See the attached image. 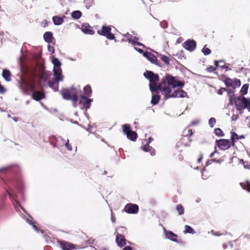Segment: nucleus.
Here are the masks:
<instances>
[{
  "instance_id": "obj_44",
  "label": "nucleus",
  "mask_w": 250,
  "mask_h": 250,
  "mask_svg": "<svg viewBox=\"0 0 250 250\" xmlns=\"http://www.w3.org/2000/svg\"><path fill=\"white\" fill-rule=\"evenodd\" d=\"M48 48L49 52H51L52 54L54 53L55 49L53 46L49 45L48 46Z\"/></svg>"
},
{
  "instance_id": "obj_46",
  "label": "nucleus",
  "mask_w": 250,
  "mask_h": 250,
  "mask_svg": "<svg viewBox=\"0 0 250 250\" xmlns=\"http://www.w3.org/2000/svg\"><path fill=\"white\" fill-rule=\"evenodd\" d=\"M111 220L113 223H114L116 220L115 217L113 215V212L112 211H111Z\"/></svg>"
},
{
  "instance_id": "obj_2",
  "label": "nucleus",
  "mask_w": 250,
  "mask_h": 250,
  "mask_svg": "<svg viewBox=\"0 0 250 250\" xmlns=\"http://www.w3.org/2000/svg\"><path fill=\"white\" fill-rule=\"evenodd\" d=\"M223 60L215 61V66L210 65L207 68L208 72H214L219 77L221 78H229L228 72L231 71V69L227 66L219 65V63H224Z\"/></svg>"
},
{
  "instance_id": "obj_63",
  "label": "nucleus",
  "mask_w": 250,
  "mask_h": 250,
  "mask_svg": "<svg viewBox=\"0 0 250 250\" xmlns=\"http://www.w3.org/2000/svg\"><path fill=\"white\" fill-rule=\"evenodd\" d=\"M217 162L218 163H221V161H220L219 160H218Z\"/></svg>"
},
{
  "instance_id": "obj_37",
  "label": "nucleus",
  "mask_w": 250,
  "mask_h": 250,
  "mask_svg": "<svg viewBox=\"0 0 250 250\" xmlns=\"http://www.w3.org/2000/svg\"><path fill=\"white\" fill-rule=\"evenodd\" d=\"M202 51L205 55H208L210 54L211 52V50L208 48L206 46H205L203 47Z\"/></svg>"
},
{
  "instance_id": "obj_4",
  "label": "nucleus",
  "mask_w": 250,
  "mask_h": 250,
  "mask_svg": "<svg viewBox=\"0 0 250 250\" xmlns=\"http://www.w3.org/2000/svg\"><path fill=\"white\" fill-rule=\"evenodd\" d=\"M34 79H20L19 82L20 88L25 93L33 92L36 88L40 87V83L34 81Z\"/></svg>"
},
{
  "instance_id": "obj_58",
  "label": "nucleus",
  "mask_w": 250,
  "mask_h": 250,
  "mask_svg": "<svg viewBox=\"0 0 250 250\" xmlns=\"http://www.w3.org/2000/svg\"><path fill=\"white\" fill-rule=\"evenodd\" d=\"M100 250H108L105 248L102 247V248H101Z\"/></svg>"
},
{
  "instance_id": "obj_20",
  "label": "nucleus",
  "mask_w": 250,
  "mask_h": 250,
  "mask_svg": "<svg viewBox=\"0 0 250 250\" xmlns=\"http://www.w3.org/2000/svg\"><path fill=\"white\" fill-rule=\"evenodd\" d=\"M32 97L36 101H40L44 98V94L40 91H34L32 94Z\"/></svg>"
},
{
  "instance_id": "obj_19",
  "label": "nucleus",
  "mask_w": 250,
  "mask_h": 250,
  "mask_svg": "<svg viewBox=\"0 0 250 250\" xmlns=\"http://www.w3.org/2000/svg\"><path fill=\"white\" fill-rule=\"evenodd\" d=\"M144 56L152 62H154L157 61L156 56L151 53L145 52L144 53Z\"/></svg>"
},
{
  "instance_id": "obj_10",
  "label": "nucleus",
  "mask_w": 250,
  "mask_h": 250,
  "mask_svg": "<svg viewBox=\"0 0 250 250\" xmlns=\"http://www.w3.org/2000/svg\"><path fill=\"white\" fill-rule=\"evenodd\" d=\"M183 46L189 51H193L196 46V42L194 40H188L183 44Z\"/></svg>"
},
{
  "instance_id": "obj_34",
  "label": "nucleus",
  "mask_w": 250,
  "mask_h": 250,
  "mask_svg": "<svg viewBox=\"0 0 250 250\" xmlns=\"http://www.w3.org/2000/svg\"><path fill=\"white\" fill-rule=\"evenodd\" d=\"M161 60L163 61L166 64H169V59L168 57L165 55H161L160 56Z\"/></svg>"
},
{
  "instance_id": "obj_32",
  "label": "nucleus",
  "mask_w": 250,
  "mask_h": 250,
  "mask_svg": "<svg viewBox=\"0 0 250 250\" xmlns=\"http://www.w3.org/2000/svg\"><path fill=\"white\" fill-rule=\"evenodd\" d=\"M240 185L243 189H245L250 192V183L247 181L245 183H240Z\"/></svg>"
},
{
  "instance_id": "obj_42",
  "label": "nucleus",
  "mask_w": 250,
  "mask_h": 250,
  "mask_svg": "<svg viewBox=\"0 0 250 250\" xmlns=\"http://www.w3.org/2000/svg\"><path fill=\"white\" fill-rule=\"evenodd\" d=\"M243 164L244 167L245 168H247V169H250V164H249L248 162H243Z\"/></svg>"
},
{
  "instance_id": "obj_22",
  "label": "nucleus",
  "mask_w": 250,
  "mask_h": 250,
  "mask_svg": "<svg viewBox=\"0 0 250 250\" xmlns=\"http://www.w3.org/2000/svg\"><path fill=\"white\" fill-rule=\"evenodd\" d=\"M60 246L63 250H71L73 248L72 244L66 242H61Z\"/></svg>"
},
{
  "instance_id": "obj_1",
  "label": "nucleus",
  "mask_w": 250,
  "mask_h": 250,
  "mask_svg": "<svg viewBox=\"0 0 250 250\" xmlns=\"http://www.w3.org/2000/svg\"><path fill=\"white\" fill-rule=\"evenodd\" d=\"M149 88L152 92H155L158 89L161 91L163 95L167 98H184L187 96V93L184 90H176L171 93V87H182L184 85L183 82L178 81L177 79H163L160 84L158 85L159 79H149Z\"/></svg>"
},
{
  "instance_id": "obj_43",
  "label": "nucleus",
  "mask_w": 250,
  "mask_h": 250,
  "mask_svg": "<svg viewBox=\"0 0 250 250\" xmlns=\"http://www.w3.org/2000/svg\"><path fill=\"white\" fill-rule=\"evenodd\" d=\"M226 90V88H221L220 89H219L217 91V93L219 95H222L223 94V92Z\"/></svg>"
},
{
  "instance_id": "obj_41",
  "label": "nucleus",
  "mask_w": 250,
  "mask_h": 250,
  "mask_svg": "<svg viewBox=\"0 0 250 250\" xmlns=\"http://www.w3.org/2000/svg\"><path fill=\"white\" fill-rule=\"evenodd\" d=\"M216 123V119L214 118H211L208 121V124L210 127L212 128Z\"/></svg>"
},
{
  "instance_id": "obj_8",
  "label": "nucleus",
  "mask_w": 250,
  "mask_h": 250,
  "mask_svg": "<svg viewBox=\"0 0 250 250\" xmlns=\"http://www.w3.org/2000/svg\"><path fill=\"white\" fill-rule=\"evenodd\" d=\"M110 26H103L101 29L98 30V33L102 36L106 37L108 39L112 40L115 38L114 35L111 32Z\"/></svg>"
},
{
  "instance_id": "obj_30",
  "label": "nucleus",
  "mask_w": 250,
  "mask_h": 250,
  "mask_svg": "<svg viewBox=\"0 0 250 250\" xmlns=\"http://www.w3.org/2000/svg\"><path fill=\"white\" fill-rule=\"evenodd\" d=\"M71 15L73 19L77 20L80 19L82 16V13L80 11L76 10L72 13Z\"/></svg>"
},
{
  "instance_id": "obj_50",
  "label": "nucleus",
  "mask_w": 250,
  "mask_h": 250,
  "mask_svg": "<svg viewBox=\"0 0 250 250\" xmlns=\"http://www.w3.org/2000/svg\"><path fill=\"white\" fill-rule=\"evenodd\" d=\"M199 123V120H197V121H192L191 123V124L192 125H195L198 124Z\"/></svg>"
},
{
  "instance_id": "obj_24",
  "label": "nucleus",
  "mask_w": 250,
  "mask_h": 250,
  "mask_svg": "<svg viewBox=\"0 0 250 250\" xmlns=\"http://www.w3.org/2000/svg\"><path fill=\"white\" fill-rule=\"evenodd\" d=\"M238 100L242 101L245 107H248L250 105V99L249 98H246L243 96H239L238 98Z\"/></svg>"
},
{
  "instance_id": "obj_55",
  "label": "nucleus",
  "mask_w": 250,
  "mask_h": 250,
  "mask_svg": "<svg viewBox=\"0 0 250 250\" xmlns=\"http://www.w3.org/2000/svg\"><path fill=\"white\" fill-rule=\"evenodd\" d=\"M9 194L10 196L12 198L15 199V197H16V195H12V194H11L10 193H9Z\"/></svg>"
},
{
  "instance_id": "obj_40",
  "label": "nucleus",
  "mask_w": 250,
  "mask_h": 250,
  "mask_svg": "<svg viewBox=\"0 0 250 250\" xmlns=\"http://www.w3.org/2000/svg\"><path fill=\"white\" fill-rule=\"evenodd\" d=\"M52 63L54 64V67H56V66H61L60 62L56 58H54L52 59Z\"/></svg>"
},
{
  "instance_id": "obj_47",
  "label": "nucleus",
  "mask_w": 250,
  "mask_h": 250,
  "mask_svg": "<svg viewBox=\"0 0 250 250\" xmlns=\"http://www.w3.org/2000/svg\"><path fill=\"white\" fill-rule=\"evenodd\" d=\"M164 78H166V79H167V78H176V77H172V76L169 75V74H167L165 77Z\"/></svg>"
},
{
  "instance_id": "obj_16",
  "label": "nucleus",
  "mask_w": 250,
  "mask_h": 250,
  "mask_svg": "<svg viewBox=\"0 0 250 250\" xmlns=\"http://www.w3.org/2000/svg\"><path fill=\"white\" fill-rule=\"evenodd\" d=\"M53 71L55 78H62V75L61 66L54 67Z\"/></svg>"
},
{
  "instance_id": "obj_5",
  "label": "nucleus",
  "mask_w": 250,
  "mask_h": 250,
  "mask_svg": "<svg viewBox=\"0 0 250 250\" xmlns=\"http://www.w3.org/2000/svg\"><path fill=\"white\" fill-rule=\"evenodd\" d=\"M61 94L63 99L71 100L74 106L78 101L77 90L76 88L72 87L69 89H65L61 91Z\"/></svg>"
},
{
  "instance_id": "obj_62",
  "label": "nucleus",
  "mask_w": 250,
  "mask_h": 250,
  "mask_svg": "<svg viewBox=\"0 0 250 250\" xmlns=\"http://www.w3.org/2000/svg\"><path fill=\"white\" fill-rule=\"evenodd\" d=\"M7 81L9 82L11 80V79H5Z\"/></svg>"
},
{
  "instance_id": "obj_13",
  "label": "nucleus",
  "mask_w": 250,
  "mask_h": 250,
  "mask_svg": "<svg viewBox=\"0 0 250 250\" xmlns=\"http://www.w3.org/2000/svg\"><path fill=\"white\" fill-rule=\"evenodd\" d=\"M82 31L85 34L93 35L95 31L92 27L89 25L88 23H83L82 25Z\"/></svg>"
},
{
  "instance_id": "obj_7",
  "label": "nucleus",
  "mask_w": 250,
  "mask_h": 250,
  "mask_svg": "<svg viewBox=\"0 0 250 250\" xmlns=\"http://www.w3.org/2000/svg\"><path fill=\"white\" fill-rule=\"evenodd\" d=\"M123 131L126 135L127 138L132 141H135L137 138V134L131 130L130 125L125 124L123 125Z\"/></svg>"
},
{
  "instance_id": "obj_56",
  "label": "nucleus",
  "mask_w": 250,
  "mask_h": 250,
  "mask_svg": "<svg viewBox=\"0 0 250 250\" xmlns=\"http://www.w3.org/2000/svg\"><path fill=\"white\" fill-rule=\"evenodd\" d=\"M215 153V151H214V152H213L211 153L210 154V158H212V157L214 156Z\"/></svg>"
},
{
  "instance_id": "obj_39",
  "label": "nucleus",
  "mask_w": 250,
  "mask_h": 250,
  "mask_svg": "<svg viewBox=\"0 0 250 250\" xmlns=\"http://www.w3.org/2000/svg\"><path fill=\"white\" fill-rule=\"evenodd\" d=\"M177 210L179 212V215H182L184 212V208L181 205H178L176 207Z\"/></svg>"
},
{
  "instance_id": "obj_27",
  "label": "nucleus",
  "mask_w": 250,
  "mask_h": 250,
  "mask_svg": "<svg viewBox=\"0 0 250 250\" xmlns=\"http://www.w3.org/2000/svg\"><path fill=\"white\" fill-rule=\"evenodd\" d=\"M53 21L55 25H60L63 22V20L62 18L58 16H54L53 17Z\"/></svg>"
},
{
  "instance_id": "obj_57",
  "label": "nucleus",
  "mask_w": 250,
  "mask_h": 250,
  "mask_svg": "<svg viewBox=\"0 0 250 250\" xmlns=\"http://www.w3.org/2000/svg\"><path fill=\"white\" fill-rule=\"evenodd\" d=\"M188 132L189 133V135L190 136H191L192 135V134H193L192 130H188Z\"/></svg>"
},
{
  "instance_id": "obj_9",
  "label": "nucleus",
  "mask_w": 250,
  "mask_h": 250,
  "mask_svg": "<svg viewBox=\"0 0 250 250\" xmlns=\"http://www.w3.org/2000/svg\"><path fill=\"white\" fill-rule=\"evenodd\" d=\"M216 143L218 147L222 150H226L229 148L231 144H232L229 140L227 139H220L216 140Z\"/></svg>"
},
{
  "instance_id": "obj_15",
  "label": "nucleus",
  "mask_w": 250,
  "mask_h": 250,
  "mask_svg": "<svg viewBox=\"0 0 250 250\" xmlns=\"http://www.w3.org/2000/svg\"><path fill=\"white\" fill-rule=\"evenodd\" d=\"M124 236L119 233L117 234L116 241L119 246L120 247L124 246L126 244Z\"/></svg>"
},
{
  "instance_id": "obj_35",
  "label": "nucleus",
  "mask_w": 250,
  "mask_h": 250,
  "mask_svg": "<svg viewBox=\"0 0 250 250\" xmlns=\"http://www.w3.org/2000/svg\"><path fill=\"white\" fill-rule=\"evenodd\" d=\"M249 87V84H245L242 86L241 89V92L242 94H246L248 92Z\"/></svg>"
},
{
  "instance_id": "obj_36",
  "label": "nucleus",
  "mask_w": 250,
  "mask_h": 250,
  "mask_svg": "<svg viewBox=\"0 0 250 250\" xmlns=\"http://www.w3.org/2000/svg\"><path fill=\"white\" fill-rule=\"evenodd\" d=\"M184 232L185 233H194V230L190 226L186 225L185 226V230L184 231Z\"/></svg>"
},
{
  "instance_id": "obj_31",
  "label": "nucleus",
  "mask_w": 250,
  "mask_h": 250,
  "mask_svg": "<svg viewBox=\"0 0 250 250\" xmlns=\"http://www.w3.org/2000/svg\"><path fill=\"white\" fill-rule=\"evenodd\" d=\"M2 76L3 78H9L11 76V74L9 70L5 69L2 71Z\"/></svg>"
},
{
  "instance_id": "obj_26",
  "label": "nucleus",
  "mask_w": 250,
  "mask_h": 250,
  "mask_svg": "<svg viewBox=\"0 0 250 250\" xmlns=\"http://www.w3.org/2000/svg\"><path fill=\"white\" fill-rule=\"evenodd\" d=\"M53 38V35L51 32H46L44 33L43 35V38L45 41L48 43H50L52 42V38Z\"/></svg>"
},
{
  "instance_id": "obj_14",
  "label": "nucleus",
  "mask_w": 250,
  "mask_h": 250,
  "mask_svg": "<svg viewBox=\"0 0 250 250\" xmlns=\"http://www.w3.org/2000/svg\"><path fill=\"white\" fill-rule=\"evenodd\" d=\"M63 79H52L48 81L49 86L54 91H57L58 89V85L59 81H62Z\"/></svg>"
},
{
  "instance_id": "obj_23",
  "label": "nucleus",
  "mask_w": 250,
  "mask_h": 250,
  "mask_svg": "<svg viewBox=\"0 0 250 250\" xmlns=\"http://www.w3.org/2000/svg\"><path fill=\"white\" fill-rule=\"evenodd\" d=\"M166 236L167 238L173 241H176V238L177 237V235L173 233L171 231H167L166 232Z\"/></svg>"
},
{
  "instance_id": "obj_29",
  "label": "nucleus",
  "mask_w": 250,
  "mask_h": 250,
  "mask_svg": "<svg viewBox=\"0 0 250 250\" xmlns=\"http://www.w3.org/2000/svg\"><path fill=\"white\" fill-rule=\"evenodd\" d=\"M160 97L158 95H154L152 96L151 103L152 104H157L160 100Z\"/></svg>"
},
{
  "instance_id": "obj_18",
  "label": "nucleus",
  "mask_w": 250,
  "mask_h": 250,
  "mask_svg": "<svg viewBox=\"0 0 250 250\" xmlns=\"http://www.w3.org/2000/svg\"><path fill=\"white\" fill-rule=\"evenodd\" d=\"M60 141L62 142V146L64 145L65 146L66 148L68 150H69V151L72 150V146L68 143V142H69L68 140H67V142H65V140H64V139L61 136H59L57 138V141L59 142Z\"/></svg>"
},
{
  "instance_id": "obj_33",
  "label": "nucleus",
  "mask_w": 250,
  "mask_h": 250,
  "mask_svg": "<svg viewBox=\"0 0 250 250\" xmlns=\"http://www.w3.org/2000/svg\"><path fill=\"white\" fill-rule=\"evenodd\" d=\"M127 41L129 43H131L133 45H138L139 46H144V44H142V43L137 42L134 40L132 39L131 38H128L127 39Z\"/></svg>"
},
{
  "instance_id": "obj_3",
  "label": "nucleus",
  "mask_w": 250,
  "mask_h": 250,
  "mask_svg": "<svg viewBox=\"0 0 250 250\" xmlns=\"http://www.w3.org/2000/svg\"><path fill=\"white\" fill-rule=\"evenodd\" d=\"M26 75L29 77L35 78L38 77V78H48L51 73L48 72L43 68L38 67H29L26 69Z\"/></svg>"
},
{
  "instance_id": "obj_25",
  "label": "nucleus",
  "mask_w": 250,
  "mask_h": 250,
  "mask_svg": "<svg viewBox=\"0 0 250 250\" xmlns=\"http://www.w3.org/2000/svg\"><path fill=\"white\" fill-rule=\"evenodd\" d=\"M142 148L143 150L146 152H149L150 154L151 155H155V150L154 149L149 145L146 144V145H145L144 146L142 147Z\"/></svg>"
},
{
  "instance_id": "obj_48",
  "label": "nucleus",
  "mask_w": 250,
  "mask_h": 250,
  "mask_svg": "<svg viewBox=\"0 0 250 250\" xmlns=\"http://www.w3.org/2000/svg\"><path fill=\"white\" fill-rule=\"evenodd\" d=\"M32 225L33 228L34 229V230L35 231H36L37 232H39V229H38V227L36 225H35L33 223V224H32Z\"/></svg>"
},
{
  "instance_id": "obj_53",
  "label": "nucleus",
  "mask_w": 250,
  "mask_h": 250,
  "mask_svg": "<svg viewBox=\"0 0 250 250\" xmlns=\"http://www.w3.org/2000/svg\"><path fill=\"white\" fill-rule=\"evenodd\" d=\"M12 119L16 122L18 121V118L17 117H12Z\"/></svg>"
},
{
  "instance_id": "obj_51",
  "label": "nucleus",
  "mask_w": 250,
  "mask_h": 250,
  "mask_svg": "<svg viewBox=\"0 0 250 250\" xmlns=\"http://www.w3.org/2000/svg\"><path fill=\"white\" fill-rule=\"evenodd\" d=\"M152 140H153V138H151V137H149L148 138V142H147L146 144L149 145V144L152 141Z\"/></svg>"
},
{
  "instance_id": "obj_59",
  "label": "nucleus",
  "mask_w": 250,
  "mask_h": 250,
  "mask_svg": "<svg viewBox=\"0 0 250 250\" xmlns=\"http://www.w3.org/2000/svg\"><path fill=\"white\" fill-rule=\"evenodd\" d=\"M6 169V168H1L0 169V172L4 170H5Z\"/></svg>"
},
{
  "instance_id": "obj_54",
  "label": "nucleus",
  "mask_w": 250,
  "mask_h": 250,
  "mask_svg": "<svg viewBox=\"0 0 250 250\" xmlns=\"http://www.w3.org/2000/svg\"><path fill=\"white\" fill-rule=\"evenodd\" d=\"M202 159H203V156L202 155H201V156L198 159V162L200 163L202 161Z\"/></svg>"
},
{
  "instance_id": "obj_21",
  "label": "nucleus",
  "mask_w": 250,
  "mask_h": 250,
  "mask_svg": "<svg viewBox=\"0 0 250 250\" xmlns=\"http://www.w3.org/2000/svg\"><path fill=\"white\" fill-rule=\"evenodd\" d=\"M144 76L146 78H159L158 74H154L151 71L146 70L144 73Z\"/></svg>"
},
{
  "instance_id": "obj_12",
  "label": "nucleus",
  "mask_w": 250,
  "mask_h": 250,
  "mask_svg": "<svg viewBox=\"0 0 250 250\" xmlns=\"http://www.w3.org/2000/svg\"><path fill=\"white\" fill-rule=\"evenodd\" d=\"M84 95H82L80 99V104H82L84 108L88 109L91 105L92 99H87Z\"/></svg>"
},
{
  "instance_id": "obj_60",
  "label": "nucleus",
  "mask_w": 250,
  "mask_h": 250,
  "mask_svg": "<svg viewBox=\"0 0 250 250\" xmlns=\"http://www.w3.org/2000/svg\"><path fill=\"white\" fill-rule=\"evenodd\" d=\"M225 62H224V63H219V65H224V66H226L225 65Z\"/></svg>"
},
{
  "instance_id": "obj_28",
  "label": "nucleus",
  "mask_w": 250,
  "mask_h": 250,
  "mask_svg": "<svg viewBox=\"0 0 250 250\" xmlns=\"http://www.w3.org/2000/svg\"><path fill=\"white\" fill-rule=\"evenodd\" d=\"M84 92V96L86 97H89L91 96L92 90L91 87L89 85H86L83 88Z\"/></svg>"
},
{
  "instance_id": "obj_11",
  "label": "nucleus",
  "mask_w": 250,
  "mask_h": 250,
  "mask_svg": "<svg viewBox=\"0 0 250 250\" xmlns=\"http://www.w3.org/2000/svg\"><path fill=\"white\" fill-rule=\"evenodd\" d=\"M124 209L128 213H136L138 212L139 207L136 204H128L125 206Z\"/></svg>"
},
{
  "instance_id": "obj_45",
  "label": "nucleus",
  "mask_w": 250,
  "mask_h": 250,
  "mask_svg": "<svg viewBox=\"0 0 250 250\" xmlns=\"http://www.w3.org/2000/svg\"><path fill=\"white\" fill-rule=\"evenodd\" d=\"M32 219H33L31 217H30V218H26V220L28 223H29L30 225H32L33 223V221H32Z\"/></svg>"
},
{
  "instance_id": "obj_38",
  "label": "nucleus",
  "mask_w": 250,
  "mask_h": 250,
  "mask_svg": "<svg viewBox=\"0 0 250 250\" xmlns=\"http://www.w3.org/2000/svg\"><path fill=\"white\" fill-rule=\"evenodd\" d=\"M214 133L218 136H223L224 135L222 130L219 128H215L214 129Z\"/></svg>"
},
{
  "instance_id": "obj_61",
  "label": "nucleus",
  "mask_w": 250,
  "mask_h": 250,
  "mask_svg": "<svg viewBox=\"0 0 250 250\" xmlns=\"http://www.w3.org/2000/svg\"><path fill=\"white\" fill-rule=\"evenodd\" d=\"M214 235H216V236H219L220 235V234L218 233V232H216L214 234Z\"/></svg>"
},
{
  "instance_id": "obj_6",
  "label": "nucleus",
  "mask_w": 250,
  "mask_h": 250,
  "mask_svg": "<svg viewBox=\"0 0 250 250\" xmlns=\"http://www.w3.org/2000/svg\"><path fill=\"white\" fill-rule=\"evenodd\" d=\"M225 83L228 87L226 90L229 96V100L231 101L234 95L233 89L240 86L241 82L239 79H225Z\"/></svg>"
},
{
  "instance_id": "obj_64",
  "label": "nucleus",
  "mask_w": 250,
  "mask_h": 250,
  "mask_svg": "<svg viewBox=\"0 0 250 250\" xmlns=\"http://www.w3.org/2000/svg\"><path fill=\"white\" fill-rule=\"evenodd\" d=\"M249 111L250 112V107L249 108Z\"/></svg>"
},
{
  "instance_id": "obj_49",
  "label": "nucleus",
  "mask_w": 250,
  "mask_h": 250,
  "mask_svg": "<svg viewBox=\"0 0 250 250\" xmlns=\"http://www.w3.org/2000/svg\"><path fill=\"white\" fill-rule=\"evenodd\" d=\"M123 250H132V249L130 246H126Z\"/></svg>"
},
{
  "instance_id": "obj_52",
  "label": "nucleus",
  "mask_w": 250,
  "mask_h": 250,
  "mask_svg": "<svg viewBox=\"0 0 250 250\" xmlns=\"http://www.w3.org/2000/svg\"><path fill=\"white\" fill-rule=\"evenodd\" d=\"M135 50H136L137 51H138L140 53H142L143 52L142 49H141L140 48H138L135 47Z\"/></svg>"
},
{
  "instance_id": "obj_17",
  "label": "nucleus",
  "mask_w": 250,
  "mask_h": 250,
  "mask_svg": "<svg viewBox=\"0 0 250 250\" xmlns=\"http://www.w3.org/2000/svg\"><path fill=\"white\" fill-rule=\"evenodd\" d=\"M245 138L244 135H242L239 136L235 132H232L231 133V141L232 145L233 146H234V143L236 142V140H239V139H242Z\"/></svg>"
}]
</instances>
